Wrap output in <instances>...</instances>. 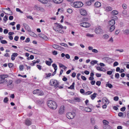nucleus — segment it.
<instances>
[{"label":"nucleus","mask_w":129,"mask_h":129,"mask_svg":"<svg viewBox=\"0 0 129 129\" xmlns=\"http://www.w3.org/2000/svg\"><path fill=\"white\" fill-rule=\"evenodd\" d=\"M55 25L53 27V29L56 32L61 34L64 33L63 31L62 30L63 26L57 23H54Z\"/></svg>","instance_id":"f257e3e1"},{"label":"nucleus","mask_w":129,"mask_h":129,"mask_svg":"<svg viewBox=\"0 0 129 129\" xmlns=\"http://www.w3.org/2000/svg\"><path fill=\"white\" fill-rule=\"evenodd\" d=\"M47 105L50 108L52 109H55L57 107L56 103L52 100L48 101L47 102Z\"/></svg>","instance_id":"f03ea898"},{"label":"nucleus","mask_w":129,"mask_h":129,"mask_svg":"<svg viewBox=\"0 0 129 129\" xmlns=\"http://www.w3.org/2000/svg\"><path fill=\"white\" fill-rule=\"evenodd\" d=\"M50 85L52 86H54L56 88L58 87L59 82L57 80L53 79L50 80L49 82Z\"/></svg>","instance_id":"7ed1b4c3"},{"label":"nucleus","mask_w":129,"mask_h":129,"mask_svg":"<svg viewBox=\"0 0 129 129\" xmlns=\"http://www.w3.org/2000/svg\"><path fill=\"white\" fill-rule=\"evenodd\" d=\"M75 8H79L82 7L83 5L82 3L81 2H76L73 3Z\"/></svg>","instance_id":"20e7f679"},{"label":"nucleus","mask_w":129,"mask_h":129,"mask_svg":"<svg viewBox=\"0 0 129 129\" xmlns=\"http://www.w3.org/2000/svg\"><path fill=\"white\" fill-rule=\"evenodd\" d=\"M33 93L34 94H37L39 95H44V93L42 91L39 89L35 90L33 91Z\"/></svg>","instance_id":"39448f33"},{"label":"nucleus","mask_w":129,"mask_h":129,"mask_svg":"<svg viewBox=\"0 0 129 129\" xmlns=\"http://www.w3.org/2000/svg\"><path fill=\"white\" fill-rule=\"evenodd\" d=\"M95 33L97 34H102L103 32V30L101 28V27L100 26L96 28L95 30Z\"/></svg>","instance_id":"423d86ee"},{"label":"nucleus","mask_w":129,"mask_h":129,"mask_svg":"<svg viewBox=\"0 0 129 129\" xmlns=\"http://www.w3.org/2000/svg\"><path fill=\"white\" fill-rule=\"evenodd\" d=\"M80 25L83 27L86 28L89 27L90 26V24L89 23L87 22H84L80 23Z\"/></svg>","instance_id":"0eeeda50"},{"label":"nucleus","mask_w":129,"mask_h":129,"mask_svg":"<svg viewBox=\"0 0 129 129\" xmlns=\"http://www.w3.org/2000/svg\"><path fill=\"white\" fill-rule=\"evenodd\" d=\"M64 107L63 106H62L60 107L58 111L59 113L60 114H61L63 113L64 110Z\"/></svg>","instance_id":"6e6552de"},{"label":"nucleus","mask_w":129,"mask_h":129,"mask_svg":"<svg viewBox=\"0 0 129 129\" xmlns=\"http://www.w3.org/2000/svg\"><path fill=\"white\" fill-rule=\"evenodd\" d=\"M38 36L44 40H47L48 39L47 37L44 34H38Z\"/></svg>","instance_id":"1a4fd4ad"},{"label":"nucleus","mask_w":129,"mask_h":129,"mask_svg":"<svg viewBox=\"0 0 129 129\" xmlns=\"http://www.w3.org/2000/svg\"><path fill=\"white\" fill-rule=\"evenodd\" d=\"M66 116L69 119H71L73 118L72 113L71 112L68 113L66 114Z\"/></svg>","instance_id":"9d476101"},{"label":"nucleus","mask_w":129,"mask_h":129,"mask_svg":"<svg viewBox=\"0 0 129 129\" xmlns=\"http://www.w3.org/2000/svg\"><path fill=\"white\" fill-rule=\"evenodd\" d=\"M82 16H85L87 14L86 11L84 9L81 10L80 12Z\"/></svg>","instance_id":"9b49d317"},{"label":"nucleus","mask_w":129,"mask_h":129,"mask_svg":"<svg viewBox=\"0 0 129 129\" xmlns=\"http://www.w3.org/2000/svg\"><path fill=\"white\" fill-rule=\"evenodd\" d=\"M25 123L26 125L28 126L31 124V121L27 119H26L25 120Z\"/></svg>","instance_id":"f8f14e48"},{"label":"nucleus","mask_w":129,"mask_h":129,"mask_svg":"<svg viewBox=\"0 0 129 129\" xmlns=\"http://www.w3.org/2000/svg\"><path fill=\"white\" fill-rule=\"evenodd\" d=\"M44 101L42 99H40L37 100L36 102V103L38 105H40L44 103Z\"/></svg>","instance_id":"ddd939ff"},{"label":"nucleus","mask_w":129,"mask_h":129,"mask_svg":"<svg viewBox=\"0 0 129 129\" xmlns=\"http://www.w3.org/2000/svg\"><path fill=\"white\" fill-rule=\"evenodd\" d=\"M115 23V20L112 19L110 20L109 22V24L110 26L114 25Z\"/></svg>","instance_id":"4468645a"},{"label":"nucleus","mask_w":129,"mask_h":129,"mask_svg":"<svg viewBox=\"0 0 129 129\" xmlns=\"http://www.w3.org/2000/svg\"><path fill=\"white\" fill-rule=\"evenodd\" d=\"M50 1H52L53 2L56 4H60L61 3L63 0H50Z\"/></svg>","instance_id":"2eb2a0df"},{"label":"nucleus","mask_w":129,"mask_h":129,"mask_svg":"<svg viewBox=\"0 0 129 129\" xmlns=\"http://www.w3.org/2000/svg\"><path fill=\"white\" fill-rule=\"evenodd\" d=\"M94 6L96 8H99L101 6V4L100 3L97 2L95 3Z\"/></svg>","instance_id":"dca6fc26"},{"label":"nucleus","mask_w":129,"mask_h":129,"mask_svg":"<svg viewBox=\"0 0 129 129\" xmlns=\"http://www.w3.org/2000/svg\"><path fill=\"white\" fill-rule=\"evenodd\" d=\"M97 94L96 93H94L93 94H91L90 96V97L92 100L94 99L96 97Z\"/></svg>","instance_id":"f3484780"},{"label":"nucleus","mask_w":129,"mask_h":129,"mask_svg":"<svg viewBox=\"0 0 129 129\" xmlns=\"http://www.w3.org/2000/svg\"><path fill=\"white\" fill-rule=\"evenodd\" d=\"M118 11L116 10H114L112 11L111 12V14L112 15H116L118 14Z\"/></svg>","instance_id":"a211bd4d"},{"label":"nucleus","mask_w":129,"mask_h":129,"mask_svg":"<svg viewBox=\"0 0 129 129\" xmlns=\"http://www.w3.org/2000/svg\"><path fill=\"white\" fill-rule=\"evenodd\" d=\"M74 100L76 102H80L81 101V100L79 97H74Z\"/></svg>","instance_id":"6ab92c4d"},{"label":"nucleus","mask_w":129,"mask_h":129,"mask_svg":"<svg viewBox=\"0 0 129 129\" xmlns=\"http://www.w3.org/2000/svg\"><path fill=\"white\" fill-rule=\"evenodd\" d=\"M8 75H2L0 76V78L3 79H4L5 78L8 77Z\"/></svg>","instance_id":"aec40b11"},{"label":"nucleus","mask_w":129,"mask_h":129,"mask_svg":"<svg viewBox=\"0 0 129 129\" xmlns=\"http://www.w3.org/2000/svg\"><path fill=\"white\" fill-rule=\"evenodd\" d=\"M3 9H5L6 10H8L10 12V13L9 14H8L9 15H12L13 14V13L12 11L10 10V9L9 8H2V10Z\"/></svg>","instance_id":"412c9836"},{"label":"nucleus","mask_w":129,"mask_h":129,"mask_svg":"<svg viewBox=\"0 0 129 129\" xmlns=\"http://www.w3.org/2000/svg\"><path fill=\"white\" fill-rule=\"evenodd\" d=\"M29 35L31 36L34 37H36L37 36V35L36 34L30 31L29 32Z\"/></svg>","instance_id":"4be33fe9"},{"label":"nucleus","mask_w":129,"mask_h":129,"mask_svg":"<svg viewBox=\"0 0 129 129\" xmlns=\"http://www.w3.org/2000/svg\"><path fill=\"white\" fill-rule=\"evenodd\" d=\"M98 61L96 60H94L90 62V64L92 66L94 65V64L97 63Z\"/></svg>","instance_id":"5701e85b"},{"label":"nucleus","mask_w":129,"mask_h":129,"mask_svg":"<svg viewBox=\"0 0 129 129\" xmlns=\"http://www.w3.org/2000/svg\"><path fill=\"white\" fill-rule=\"evenodd\" d=\"M85 110L87 112H89L92 111L91 109L90 108L86 107L85 109Z\"/></svg>","instance_id":"b1692460"},{"label":"nucleus","mask_w":129,"mask_h":129,"mask_svg":"<svg viewBox=\"0 0 129 129\" xmlns=\"http://www.w3.org/2000/svg\"><path fill=\"white\" fill-rule=\"evenodd\" d=\"M103 122L104 125L108 126V124L109 123L108 121L106 120H104Z\"/></svg>","instance_id":"393cba45"},{"label":"nucleus","mask_w":129,"mask_h":129,"mask_svg":"<svg viewBox=\"0 0 129 129\" xmlns=\"http://www.w3.org/2000/svg\"><path fill=\"white\" fill-rule=\"evenodd\" d=\"M115 26L114 25L111 26L110 28V30L111 32H112L115 29Z\"/></svg>","instance_id":"a878e982"},{"label":"nucleus","mask_w":129,"mask_h":129,"mask_svg":"<svg viewBox=\"0 0 129 129\" xmlns=\"http://www.w3.org/2000/svg\"><path fill=\"white\" fill-rule=\"evenodd\" d=\"M123 31L124 34H125L127 35L129 34V29H125L123 30Z\"/></svg>","instance_id":"bb28decb"},{"label":"nucleus","mask_w":129,"mask_h":129,"mask_svg":"<svg viewBox=\"0 0 129 129\" xmlns=\"http://www.w3.org/2000/svg\"><path fill=\"white\" fill-rule=\"evenodd\" d=\"M112 8L110 6H107L106 8V10L108 11H111L112 10Z\"/></svg>","instance_id":"cd10ccee"},{"label":"nucleus","mask_w":129,"mask_h":129,"mask_svg":"<svg viewBox=\"0 0 129 129\" xmlns=\"http://www.w3.org/2000/svg\"><path fill=\"white\" fill-rule=\"evenodd\" d=\"M91 2L90 1H86L85 3V4L86 5L90 6L91 5Z\"/></svg>","instance_id":"c85d7f7f"},{"label":"nucleus","mask_w":129,"mask_h":129,"mask_svg":"<svg viewBox=\"0 0 129 129\" xmlns=\"http://www.w3.org/2000/svg\"><path fill=\"white\" fill-rule=\"evenodd\" d=\"M106 87H108L110 88H111L113 87V85L111 84L110 83L106 84Z\"/></svg>","instance_id":"c756f323"},{"label":"nucleus","mask_w":129,"mask_h":129,"mask_svg":"<svg viewBox=\"0 0 129 129\" xmlns=\"http://www.w3.org/2000/svg\"><path fill=\"white\" fill-rule=\"evenodd\" d=\"M25 28L29 32L31 31V29L30 27L27 25L25 26Z\"/></svg>","instance_id":"7c9ffc66"},{"label":"nucleus","mask_w":129,"mask_h":129,"mask_svg":"<svg viewBox=\"0 0 129 129\" xmlns=\"http://www.w3.org/2000/svg\"><path fill=\"white\" fill-rule=\"evenodd\" d=\"M39 1L43 4L47 3L48 1L47 0H38Z\"/></svg>","instance_id":"2f4dec72"},{"label":"nucleus","mask_w":129,"mask_h":129,"mask_svg":"<svg viewBox=\"0 0 129 129\" xmlns=\"http://www.w3.org/2000/svg\"><path fill=\"white\" fill-rule=\"evenodd\" d=\"M109 35L107 34H106L103 36V38L104 39H107L109 38Z\"/></svg>","instance_id":"473e14b6"},{"label":"nucleus","mask_w":129,"mask_h":129,"mask_svg":"<svg viewBox=\"0 0 129 129\" xmlns=\"http://www.w3.org/2000/svg\"><path fill=\"white\" fill-rule=\"evenodd\" d=\"M45 75H46V76L45 77V78L50 77L52 76V74L51 73H49L48 74L46 73Z\"/></svg>","instance_id":"72a5a7b5"},{"label":"nucleus","mask_w":129,"mask_h":129,"mask_svg":"<svg viewBox=\"0 0 129 129\" xmlns=\"http://www.w3.org/2000/svg\"><path fill=\"white\" fill-rule=\"evenodd\" d=\"M19 69L20 71H23L24 69V66L23 65H20L19 67Z\"/></svg>","instance_id":"f704fd0d"},{"label":"nucleus","mask_w":129,"mask_h":129,"mask_svg":"<svg viewBox=\"0 0 129 129\" xmlns=\"http://www.w3.org/2000/svg\"><path fill=\"white\" fill-rule=\"evenodd\" d=\"M58 45H55L53 44L52 45V47L55 49H57L58 47Z\"/></svg>","instance_id":"c9c22d12"},{"label":"nucleus","mask_w":129,"mask_h":129,"mask_svg":"<svg viewBox=\"0 0 129 129\" xmlns=\"http://www.w3.org/2000/svg\"><path fill=\"white\" fill-rule=\"evenodd\" d=\"M67 12L69 13H71L73 12V10L71 9H68L67 10Z\"/></svg>","instance_id":"e433bc0d"},{"label":"nucleus","mask_w":129,"mask_h":129,"mask_svg":"<svg viewBox=\"0 0 129 129\" xmlns=\"http://www.w3.org/2000/svg\"><path fill=\"white\" fill-rule=\"evenodd\" d=\"M91 123L92 125L94 124L95 123V121L94 120L93 118H91Z\"/></svg>","instance_id":"4c0bfd02"},{"label":"nucleus","mask_w":129,"mask_h":129,"mask_svg":"<svg viewBox=\"0 0 129 129\" xmlns=\"http://www.w3.org/2000/svg\"><path fill=\"white\" fill-rule=\"evenodd\" d=\"M52 66L54 68V70H57V66L55 63H53L52 64Z\"/></svg>","instance_id":"58836bf2"},{"label":"nucleus","mask_w":129,"mask_h":129,"mask_svg":"<svg viewBox=\"0 0 129 129\" xmlns=\"http://www.w3.org/2000/svg\"><path fill=\"white\" fill-rule=\"evenodd\" d=\"M21 82V80L19 79L16 80L15 81V83L16 84H19Z\"/></svg>","instance_id":"ea45409f"},{"label":"nucleus","mask_w":129,"mask_h":129,"mask_svg":"<svg viewBox=\"0 0 129 129\" xmlns=\"http://www.w3.org/2000/svg\"><path fill=\"white\" fill-rule=\"evenodd\" d=\"M4 102L5 103H7L8 101V99L7 97H5L4 99Z\"/></svg>","instance_id":"a19ab883"},{"label":"nucleus","mask_w":129,"mask_h":129,"mask_svg":"<svg viewBox=\"0 0 129 129\" xmlns=\"http://www.w3.org/2000/svg\"><path fill=\"white\" fill-rule=\"evenodd\" d=\"M70 89H73V84L70 87H68V89L67 90V91L69 92H70L69 91V90Z\"/></svg>","instance_id":"79ce46f5"},{"label":"nucleus","mask_w":129,"mask_h":129,"mask_svg":"<svg viewBox=\"0 0 129 129\" xmlns=\"http://www.w3.org/2000/svg\"><path fill=\"white\" fill-rule=\"evenodd\" d=\"M8 16L7 15H5L4 17L3 20H4L6 22L8 20Z\"/></svg>","instance_id":"37998d69"},{"label":"nucleus","mask_w":129,"mask_h":129,"mask_svg":"<svg viewBox=\"0 0 129 129\" xmlns=\"http://www.w3.org/2000/svg\"><path fill=\"white\" fill-rule=\"evenodd\" d=\"M13 66V64L12 63H9L8 64V66L9 68L12 67Z\"/></svg>","instance_id":"c03bdc74"},{"label":"nucleus","mask_w":129,"mask_h":129,"mask_svg":"<svg viewBox=\"0 0 129 129\" xmlns=\"http://www.w3.org/2000/svg\"><path fill=\"white\" fill-rule=\"evenodd\" d=\"M1 43L3 44H7V42L5 40H1Z\"/></svg>","instance_id":"a18cd8bd"},{"label":"nucleus","mask_w":129,"mask_h":129,"mask_svg":"<svg viewBox=\"0 0 129 129\" xmlns=\"http://www.w3.org/2000/svg\"><path fill=\"white\" fill-rule=\"evenodd\" d=\"M92 91H88L87 92H86V93H85V94L86 95H89L91 94V93H92Z\"/></svg>","instance_id":"49530a36"},{"label":"nucleus","mask_w":129,"mask_h":129,"mask_svg":"<svg viewBox=\"0 0 129 129\" xmlns=\"http://www.w3.org/2000/svg\"><path fill=\"white\" fill-rule=\"evenodd\" d=\"M115 76L116 78L118 79L119 77V74L118 73H116L115 75Z\"/></svg>","instance_id":"de8ad7c7"},{"label":"nucleus","mask_w":129,"mask_h":129,"mask_svg":"<svg viewBox=\"0 0 129 129\" xmlns=\"http://www.w3.org/2000/svg\"><path fill=\"white\" fill-rule=\"evenodd\" d=\"M45 63L47 65L49 66H50L51 65V64L50 62L47 60L46 61H45Z\"/></svg>","instance_id":"09e8293b"},{"label":"nucleus","mask_w":129,"mask_h":129,"mask_svg":"<svg viewBox=\"0 0 129 129\" xmlns=\"http://www.w3.org/2000/svg\"><path fill=\"white\" fill-rule=\"evenodd\" d=\"M123 113L122 112H120L118 113V116L119 117H121L123 116Z\"/></svg>","instance_id":"8fccbe9b"},{"label":"nucleus","mask_w":129,"mask_h":129,"mask_svg":"<svg viewBox=\"0 0 129 129\" xmlns=\"http://www.w3.org/2000/svg\"><path fill=\"white\" fill-rule=\"evenodd\" d=\"M63 48L62 47H61L60 46H58V49H57L58 50H63Z\"/></svg>","instance_id":"3c124183"},{"label":"nucleus","mask_w":129,"mask_h":129,"mask_svg":"<svg viewBox=\"0 0 129 129\" xmlns=\"http://www.w3.org/2000/svg\"><path fill=\"white\" fill-rule=\"evenodd\" d=\"M112 18L113 19H113L114 20H117L118 18L116 16L114 15L112 16Z\"/></svg>","instance_id":"603ef678"},{"label":"nucleus","mask_w":129,"mask_h":129,"mask_svg":"<svg viewBox=\"0 0 129 129\" xmlns=\"http://www.w3.org/2000/svg\"><path fill=\"white\" fill-rule=\"evenodd\" d=\"M118 64V62L117 61H115L114 62L113 64V66L114 67H115L117 66Z\"/></svg>","instance_id":"864d4df0"},{"label":"nucleus","mask_w":129,"mask_h":129,"mask_svg":"<svg viewBox=\"0 0 129 129\" xmlns=\"http://www.w3.org/2000/svg\"><path fill=\"white\" fill-rule=\"evenodd\" d=\"M86 36L88 37H93L94 36V35L93 34H86Z\"/></svg>","instance_id":"5fc2aeb1"},{"label":"nucleus","mask_w":129,"mask_h":129,"mask_svg":"<svg viewBox=\"0 0 129 129\" xmlns=\"http://www.w3.org/2000/svg\"><path fill=\"white\" fill-rule=\"evenodd\" d=\"M118 99L119 98L117 96H116L114 98V100L115 101H118Z\"/></svg>","instance_id":"6e6d98bb"},{"label":"nucleus","mask_w":129,"mask_h":129,"mask_svg":"<svg viewBox=\"0 0 129 129\" xmlns=\"http://www.w3.org/2000/svg\"><path fill=\"white\" fill-rule=\"evenodd\" d=\"M126 109L125 107H123L121 108L120 109V110L122 112H123L125 111Z\"/></svg>","instance_id":"4d7b16f0"},{"label":"nucleus","mask_w":129,"mask_h":129,"mask_svg":"<svg viewBox=\"0 0 129 129\" xmlns=\"http://www.w3.org/2000/svg\"><path fill=\"white\" fill-rule=\"evenodd\" d=\"M18 54L17 53H14L12 54V55L14 57H16L17 56Z\"/></svg>","instance_id":"13d9d810"},{"label":"nucleus","mask_w":129,"mask_h":129,"mask_svg":"<svg viewBox=\"0 0 129 129\" xmlns=\"http://www.w3.org/2000/svg\"><path fill=\"white\" fill-rule=\"evenodd\" d=\"M127 11L125 10H124L123 11L122 13L124 15H126L127 14Z\"/></svg>","instance_id":"bf43d9fd"},{"label":"nucleus","mask_w":129,"mask_h":129,"mask_svg":"<svg viewBox=\"0 0 129 129\" xmlns=\"http://www.w3.org/2000/svg\"><path fill=\"white\" fill-rule=\"evenodd\" d=\"M101 82L100 81H97L96 82V84L97 85L99 86L100 85Z\"/></svg>","instance_id":"052dcab7"},{"label":"nucleus","mask_w":129,"mask_h":129,"mask_svg":"<svg viewBox=\"0 0 129 129\" xmlns=\"http://www.w3.org/2000/svg\"><path fill=\"white\" fill-rule=\"evenodd\" d=\"M81 79L83 80H86V77L83 76H81Z\"/></svg>","instance_id":"680f3d73"},{"label":"nucleus","mask_w":129,"mask_h":129,"mask_svg":"<svg viewBox=\"0 0 129 129\" xmlns=\"http://www.w3.org/2000/svg\"><path fill=\"white\" fill-rule=\"evenodd\" d=\"M20 24H17L16 25V28L17 30H19L20 29Z\"/></svg>","instance_id":"e2e57ef3"},{"label":"nucleus","mask_w":129,"mask_h":129,"mask_svg":"<svg viewBox=\"0 0 129 129\" xmlns=\"http://www.w3.org/2000/svg\"><path fill=\"white\" fill-rule=\"evenodd\" d=\"M52 53L53 54L55 55H56L57 54V52L55 51H52Z\"/></svg>","instance_id":"0e129e2a"},{"label":"nucleus","mask_w":129,"mask_h":129,"mask_svg":"<svg viewBox=\"0 0 129 129\" xmlns=\"http://www.w3.org/2000/svg\"><path fill=\"white\" fill-rule=\"evenodd\" d=\"M13 82V81L12 80H10L9 81L8 84L7 85L8 86L12 84Z\"/></svg>","instance_id":"69168bd1"},{"label":"nucleus","mask_w":129,"mask_h":129,"mask_svg":"<svg viewBox=\"0 0 129 129\" xmlns=\"http://www.w3.org/2000/svg\"><path fill=\"white\" fill-rule=\"evenodd\" d=\"M123 8L124 9H125L126 8L127 5L126 4H123L122 6Z\"/></svg>","instance_id":"338daca9"},{"label":"nucleus","mask_w":129,"mask_h":129,"mask_svg":"<svg viewBox=\"0 0 129 129\" xmlns=\"http://www.w3.org/2000/svg\"><path fill=\"white\" fill-rule=\"evenodd\" d=\"M19 39V37L18 36H16L14 38V40L16 41H17Z\"/></svg>","instance_id":"774afa93"}]
</instances>
